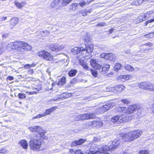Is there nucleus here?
<instances>
[{
	"label": "nucleus",
	"mask_w": 154,
	"mask_h": 154,
	"mask_svg": "<svg viewBox=\"0 0 154 154\" xmlns=\"http://www.w3.org/2000/svg\"><path fill=\"white\" fill-rule=\"evenodd\" d=\"M115 103L109 102L103 105L99 108L97 109L94 112V113H86L83 115H78L75 118V120H83L94 118L95 116V114H98L100 113H103L104 112L109 110L110 109L115 106Z\"/></svg>",
	"instance_id": "nucleus-1"
},
{
	"label": "nucleus",
	"mask_w": 154,
	"mask_h": 154,
	"mask_svg": "<svg viewBox=\"0 0 154 154\" xmlns=\"http://www.w3.org/2000/svg\"><path fill=\"white\" fill-rule=\"evenodd\" d=\"M123 138L126 141H133L134 140L131 131L123 135Z\"/></svg>",
	"instance_id": "nucleus-11"
},
{
	"label": "nucleus",
	"mask_w": 154,
	"mask_h": 154,
	"mask_svg": "<svg viewBox=\"0 0 154 154\" xmlns=\"http://www.w3.org/2000/svg\"><path fill=\"white\" fill-rule=\"evenodd\" d=\"M23 43V42L17 41L10 43L8 45L7 48L8 50L14 49L22 51Z\"/></svg>",
	"instance_id": "nucleus-4"
},
{
	"label": "nucleus",
	"mask_w": 154,
	"mask_h": 154,
	"mask_svg": "<svg viewBox=\"0 0 154 154\" xmlns=\"http://www.w3.org/2000/svg\"><path fill=\"white\" fill-rule=\"evenodd\" d=\"M80 81L82 82H87V80L84 79H81L80 80Z\"/></svg>",
	"instance_id": "nucleus-62"
},
{
	"label": "nucleus",
	"mask_w": 154,
	"mask_h": 154,
	"mask_svg": "<svg viewBox=\"0 0 154 154\" xmlns=\"http://www.w3.org/2000/svg\"><path fill=\"white\" fill-rule=\"evenodd\" d=\"M20 8H22L24 6V5H26V2H22L20 3Z\"/></svg>",
	"instance_id": "nucleus-55"
},
{
	"label": "nucleus",
	"mask_w": 154,
	"mask_h": 154,
	"mask_svg": "<svg viewBox=\"0 0 154 154\" xmlns=\"http://www.w3.org/2000/svg\"><path fill=\"white\" fill-rule=\"evenodd\" d=\"M100 56L101 58L109 60L110 61H114L115 60V56L112 53H103Z\"/></svg>",
	"instance_id": "nucleus-9"
},
{
	"label": "nucleus",
	"mask_w": 154,
	"mask_h": 154,
	"mask_svg": "<svg viewBox=\"0 0 154 154\" xmlns=\"http://www.w3.org/2000/svg\"><path fill=\"white\" fill-rule=\"evenodd\" d=\"M8 36V33H5L4 34H3L2 35V37L3 38H6Z\"/></svg>",
	"instance_id": "nucleus-60"
},
{
	"label": "nucleus",
	"mask_w": 154,
	"mask_h": 154,
	"mask_svg": "<svg viewBox=\"0 0 154 154\" xmlns=\"http://www.w3.org/2000/svg\"><path fill=\"white\" fill-rule=\"evenodd\" d=\"M14 79V78L11 76H9L7 77V80L11 81L13 80Z\"/></svg>",
	"instance_id": "nucleus-57"
},
{
	"label": "nucleus",
	"mask_w": 154,
	"mask_h": 154,
	"mask_svg": "<svg viewBox=\"0 0 154 154\" xmlns=\"http://www.w3.org/2000/svg\"><path fill=\"white\" fill-rule=\"evenodd\" d=\"M119 141L114 140L113 141L112 144L109 146L111 150V151L114 149H115L119 145Z\"/></svg>",
	"instance_id": "nucleus-23"
},
{
	"label": "nucleus",
	"mask_w": 154,
	"mask_h": 154,
	"mask_svg": "<svg viewBox=\"0 0 154 154\" xmlns=\"http://www.w3.org/2000/svg\"><path fill=\"white\" fill-rule=\"evenodd\" d=\"M85 141V140L81 139L79 140H75L72 142L71 143L72 146H75L77 145L82 144Z\"/></svg>",
	"instance_id": "nucleus-17"
},
{
	"label": "nucleus",
	"mask_w": 154,
	"mask_h": 154,
	"mask_svg": "<svg viewBox=\"0 0 154 154\" xmlns=\"http://www.w3.org/2000/svg\"><path fill=\"white\" fill-rule=\"evenodd\" d=\"M124 88L125 87L122 85H117L115 88V90L119 92L122 91L123 90H124Z\"/></svg>",
	"instance_id": "nucleus-30"
},
{
	"label": "nucleus",
	"mask_w": 154,
	"mask_h": 154,
	"mask_svg": "<svg viewBox=\"0 0 154 154\" xmlns=\"http://www.w3.org/2000/svg\"><path fill=\"white\" fill-rule=\"evenodd\" d=\"M83 50L84 48L83 47L79 48L75 47L71 50V51L74 54H77L80 53L82 55H84V54H83Z\"/></svg>",
	"instance_id": "nucleus-15"
},
{
	"label": "nucleus",
	"mask_w": 154,
	"mask_h": 154,
	"mask_svg": "<svg viewBox=\"0 0 154 154\" xmlns=\"http://www.w3.org/2000/svg\"><path fill=\"white\" fill-rule=\"evenodd\" d=\"M28 93L29 94V95H32L34 94H36L37 93V92H35L34 91H33L32 92H28Z\"/></svg>",
	"instance_id": "nucleus-61"
},
{
	"label": "nucleus",
	"mask_w": 154,
	"mask_h": 154,
	"mask_svg": "<svg viewBox=\"0 0 154 154\" xmlns=\"http://www.w3.org/2000/svg\"><path fill=\"white\" fill-rule=\"evenodd\" d=\"M75 154H84L82 151L80 149L77 150L75 152Z\"/></svg>",
	"instance_id": "nucleus-48"
},
{
	"label": "nucleus",
	"mask_w": 154,
	"mask_h": 154,
	"mask_svg": "<svg viewBox=\"0 0 154 154\" xmlns=\"http://www.w3.org/2000/svg\"><path fill=\"white\" fill-rule=\"evenodd\" d=\"M37 55L46 60L51 61L53 58L52 56L50 53L45 51H42L37 53Z\"/></svg>",
	"instance_id": "nucleus-7"
},
{
	"label": "nucleus",
	"mask_w": 154,
	"mask_h": 154,
	"mask_svg": "<svg viewBox=\"0 0 154 154\" xmlns=\"http://www.w3.org/2000/svg\"><path fill=\"white\" fill-rule=\"evenodd\" d=\"M66 79L65 77H63L60 79L58 82L57 83V85L59 86H62L64 85L66 83Z\"/></svg>",
	"instance_id": "nucleus-27"
},
{
	"label": "nucleus",
	"mask_w": 154,
	"mask_h": 154,
	"mask_svg": "<svg viewBox=\"0 0 154 154\" xmlns=\"http://www.w3.org/2000/svg\"><path fill=\"white\" fill-rule=\"evenodd\" d=\"M141 110L142 108L139 106L135 105H130L128 107L127 109L125 110V112L127 115L132 113L136 111L141 113L140 111H141Z\"/></svg>",
	"instance_id": "nucleus-8"
},
{
	"label": "nucleus",
	"mask_w": 154,
	"mask_h": 154,
	"mask_svg": "<svg viewBox=\"0 0 154 154\" xmlns=\"http://www.w3.org/2000/svg\"><path fill=\"white\" fill-rule=\"evenodd\" d=\"M154 21V19H151L150 20H147L145 24V26H146L149 23H150Z\"/></svg>",
	"instance_id": "nucleus-50"
},
{
	"label": "nucleus",
	"mask_w": 154,
	"mask_h": 154,
	"mask_svg": "<svg viewBox=\"0 0 154 154\" xmlns=\"http://www.w3.org/2000/svg\"><path fill=\"white\" fill-rule=\"evenodd\" d=\"M77 82V79L75 78H74L72 79L71 81V82L72 84H75Z\"/></svg>",
	"instance_id": "nucleus-59"
},
{
	"label": "nucleus",
	"mask_w": 154,
	"mask_h": 154,
	"mask_svg": "<svg viewBox=\"0 0 154 154\" xmlns=\"http://www.w3.org/2000/svg\"><path fill=\"white\" fill-rule=\"evenodd\" d=\"M151 109L152 112L154 114V103L152 105Z\"/></svg>",
	"instance_id": "nucleus-56"
},
{
	"label": "nucleus",
	"mask_w": 154,
	"mask_h": 154,
	"mask_svg": "<svg viewBox=\"0 0 154 154\" xmlns=\"http://www.w3.org/2000/svg\"><path fill=\"white\" fill-rule=\"evenodd\" d=\"M65 48V45H61L60 46H58V48L59 49V51L60 50H61Z\"/></svg>",
	"instance_id": "nucleus-53"
},
{
	"label": "nucleus",
	"mask_w": 154,
	"mask_h": 154,
	"mask_svg": "<svg viewBox=\"0 0 154 154\" xmlns=\"http://www.w3.org/2000/svg\"><path fill=\"white\" fill-rule=\"evenodd\" d=\"M79 5H80V6L82 7L83 6L85 5L86 4V3L85 2V1H83L82 2H81L79 4Z\"/></svg>",
	"instance_id": "nucleus-49"
},
{
	"label": "nucleus",
	"mask_w": 154,
	"mask_h": 154,
	"mask_svg": "<svg viewBox=\"0 0 154 154\" xmlns=\"http://www.w3.org/2000/svg\"><path fill=\"white\" fill-rule=\"evenodd\" d=\"M61 0H54L51 3V7L53 8L56 7Z\"/></svg>",
	"instance_id": "nucleus-26"
},
{
	"label": "nucleus",
	"mask_w": 154,
	"mask_h": 154,
	"mask_svg": "<svg viewBox=\"0 0 154 154\" xmlns=\"http://www.w3.org/2000/svg\"><path fill=\"white\" fill-rule=\"evenodd\" d=\"M93 147L94 146H91L89 149V150L91 151L90 153L91 154H100V153H108L107 151H111L109 146L107 145L103 146L102 148H99L98 149H94Z\"/></svg>",
	"instance_id": "nucleus-3"
},
{
	"label": "nucleus",
	"mask_w": 154,
	"mask_h": 154,
	"mask_svg": "<svg viewBox=\"0 0 154 154\" xmlns=\"http://www.w3.org/2000/svg\"><path fill=\"white\" fill-rule=\"evenodd\" d=\"M100 70H101L100 71L101 72V73L103 74H105L107 73V71L108 70V69L104 67H102L101 69L100 68Z\"/></svg>",
	"instance_id": "nucleus-37"
},
{
	"label": "nucleus",
	"mask_w": 154,
	"mask_h": 154,
	"mask_svg": "<svg viewBox=\"0 0 154 154\" xmlns=\"http://www.w3.org/2000/svg\"><path fill=\"white\" fill-rule=\"evenodd\" d=\"M56 108V107L54 106L46 110L45 112L42 114L44 117L47 115H50Z\"/></svg>",
	"instance_id": "nucleus-19"
},
{
	"label": "nucleus",
	"mask_w": 154,
	"mask_h": 154,
	"mask_svg": "<svg viewBox=\"0 0 154 154\" xmlns=\"http://www.w3.org/2000/svg\"><path fill=\"white\" fill-rule=\"evenodd\" d=\"M123 138L126 141H133L134 140L131 131L123 135Z\"/></svg>",
	"instance_id": "nucleus-10"
},
{
	"label": "nucleus",
	"mask_w": 154,
	"mask_h": 154,
	"mask_svg": "<svg viewBox=\"0 0 154 154\" xmlns=\"http://www.w3.org/2000/svg\"><path fill=\"white\" fill-rule=\"evenodd\" d=\"M79 5V4L77 3H73L70 6V8L74 10H75L77 9Z\"/></svg>",
	"instance_id": "nucleus-31"
},
{
	"label": "nucleus",
	"mask_w": 154,
	"mask_h": 154,
	"mask_svg": "<svg viewBox=\"0 0 154 154\" xmlns=\"http://www.w3.org/2000/svg\"><path fill=\"white\" fill-rule=\"evenodd\" d=\"M154 32L151 33L149 34H146L145 35V37L146 38H151L153 36V34Z\"/></svg>",
	"instance_id": "nucleus-46"
},
{
	"label": "nucleus",
	"mask_w": 154,
	"mask_h": 154,
	"mask_svg": "<svg viewBox=\"0 0 154 154\" xmlns=\"http://www.w3.org/2000/svg\"><path fill=\"white\" fill-rule=\"evenodd\" d=\"M125 67L127 70L129 71H132L134 70V68L130 65H125Z\"/></svg>",
	"instance_id": "nucleus-35"
},
{
	"label": "nucleus",
	"mask_w": 154,
	"mask_h": 154,
	"mask_svg": "<svg viewBox=\"0 0 154 154\" xmlns=\"http://www.w3.org/2000/svg\"><path fill=\"white\" fill-rule=\"evenodd\" d=\"M7 152V150L4 149L3 148L2 149H0V153H6Z\"/></svg>",
	"instance_id": "nucleus-51"
},
{
	"label": "nucleus",
	"mask_w": 154,
	"mask_h": 154,
	"mask_svg": "<svg viewBox=\"0 0 154 154\" xmlns=\"http://www.w3.org/2000/svg\"><path fill=\"white\" fill-rule=\"evenodd\" d=\"M129 117L127 116H116L113 117L111 119L110 122L115 124L121 123L128 121Z\"/></svg>",
	"instance_id": "nucleus-5"
},
{
	"label": "nucleus",
	"mask_w": 154,
	"mask_h": 154,
	"mask_svg": "<svg viewBox=\"0 0 154 154\" xmlns=\"http://www.w3.org/2000/svg\"><path fill=\"white\" fill-rule=\"evenodd\" d=\"M23 46L22 51H23V50H24L27 51H28L31 50L32 49V47L26 43L23 42Z\"/></svg>",
	"instance_id": "nucleus-25"
},
{
	"label": "nucleus",
	"mask_w": 154,
	"mask_h": 154,
	"mask_svg": "<svg viewBox=\"0 0 154 154\" xmlns=\"http://www.w3.org/2000/svg\"><path fill=\"white\" fill-rule=\"evenodd\" d=\"M106 25V23H105L104 22H102V23H100L97 24L96 26H103Z\"/></svg>",
	"instance_id": "nucleus-47"
},
{
	"label": "nucleus",
	"mask_w": 154,
	"mask_h": 154,
	"mask_svg": "<svg viewBox=\"0 0 154 154\" xmlns=\"http://www.w3.org/2000/svg\"><path fill=\"white\" fill-rule=\"evenodd\" d=\"M50 49L52 51H59L58 46L57 45H54L51 46Z\"/></svg>",
	"instance_id": "nucleus-32"
},
{
	"label": "nucleus",
	"mask_w": 154,
	"mask_h": 154,
	"mask_svg": "<svg viewBox=\"0 0 154 154\" xmlns=\"http://www.w3.org/2000/svg\"><path fill=\"white\" fill-rule=\"evenodd\" d=\"M94 50V46L93 45H86V48H84L83 54L85 55L87 53H91L93 52Z\"/></svg>",
	"instance_id": "nucleus-12"
},
{
	"label": "nucleus",
	"mask_w": 154,
	"mask_h": 154,
	"mask_svg": "<svg viewBox=\"0 0 154 154\" xmlns=\"http://www.w3.org/2000/svg\"><path fill=\"white\" fill-rule=\"evenodd\" d=\"M19 21L18 19L16 17H14L11 20L10 22L11 23V29L13 28L18 23Z\"/></svg>",
	"instance_id": "nucleus-20"
},
{
	"label": "nucleus",
	"mask_w": 154,
	"mask_h": 154,
	"mask_svg": "<svg viewBox=\"0 0 154 154\" xmlns=\"http://www.w3.org/2000/svg\"><path fill=\"white\" fill-rule=\"evenodd\" d=\"M88 11L84 10L80 11L77 14L81 15L82 16H85L87 15Z\"/></svg>",
	"instance_id": "nucleus-36"
},
{
	"label": "nucleus",
	"mask_w": 154,
	"mask_h": 154,
	"mask_svg": "<svg viewBox=\"0 0 154 154\" xmlns=\"http://www.w3.org/2000/svg\"><path fill=\"white\" fill-rule=\"evenodd\" d=\"M122 67L121 65L119 63H117L114 66V69L115 71H118Z\"/></svg>",
	"instance_id": "nucleus-33"
},
{
	"label": "nucleus",
	"mask_w": 154,
	"mask_h": 154,
	"mask_svg": "<svg viewBox=\"0 0 154 154\" xmlns=\"http://www.w3.org/2000/svg\"><path fill=\"white\" fill-rule=\"evenodd\" d=\"M29 129L32 132H37L39 133L40 132L41 129L39 126H33L29 127Z\"/></svg>",
	"instance_id": "nucleus-22"
},
{
	"label": "nucleus",
	"mask_w": 154,
	"mask_h": 154,
	"mask_svg": "<svg viewBox=\"0 0 154 154\" xmlns=\"http://www.w3.org/2000/svg\"><path fill=\"white\" fill-rule=\"evenodd\" d=\"M72 0H63L62 2V4L64 6H66L69 4Z\"/></svg>",
	"instance_id": "nucleus-38"
},
{
	"label": "nucleus",
	"mask_w": 154,
	"mask_h": 154,
	"mask_svg": "<svg viewBox=\"0 0 154 154\" xmlns=\"http://www.w3.org/2000/svg\"><path fill=\"white\" fill-rule=\"evenodd\" d=\"M36 65V64L35 63H32L31 64H30V67H33V66H35Z\"/></svg>",
	"instance_id": "nucleus-64"
},
{
	"label": "nucleus",
	"mask_w": 154,
	"mask_h": 154,
	"mask_svg": "<svg viewBox=\"0 0 154 154\" xmlns=\"http://www.w3.org/2000/svg\"><path fill=\"white\" fill-rule=\"evenodd\" d=\"M90 125H92L93 127L97 128L101 127L103 125L102 123L100 121L94 120L89 122L87 124Z\"/></svg>",
	"instance_id": "nucleus-13"
},
{
	"label": "nucleus",
	"mask_w": 154,
	"mask_h": 154,
	"mask_svg": "<svg viewBox=\"0 0 154 154\" xmlns=\"http://www.w3.org/2000/svg\"><path fill=\"white\" fill-rule=\"evenodd\" d=\"M104 67L106 68V69H107L109 70V69L110 68V66L109 64H105L104 65Z\"/></svg>",
	"instance_id": "nucleus-54"
},
{
	"label": "nucleus",
	"mask_w": 154,
	"mask_h": 154,
	"mask_svg": "<svg viewBox=\"0 0 154 154\" xmlns=\"http://www.w3.org/2000/svg\"><path fill=\"white\" fill-rule=\"evenodd\" d=\"M79 63L83 67V68L87 70H88V67L85 61L81 59L79 61Z\"/></svg>",
	"instance_id": "nucleus-24"
},
{
	"label": "nucleus",
	"mask_w": 154,
	"mask_h": 154,
	"mask_svg": "<svg viewBox=\"0 0 154 154\" xmlns=\"http://www.w3.org/2000/svg\"><path fill=\"white\" fill-rule=\"evenodd\" d=\"M43 134V133L41 134L40 136L37 135L31 138L29 144L31 150L36 151L41 150L42 142L41 137H42Z\"/></svg>",
	"instance_id": "nucleus-2"
},
{
	"label": "nucleus",
	"mask_w": 154,
	"mask_h": 154,
	"mask_svg": "<svg viewBox=\"0 0 154 154\" xmlns=\"http://www.w3.org/2000/svg\"><path fill=\"white\" fill-rule=\"evenodd\" d=\"M134 139L139 137L142 134V131L140 130H134L131 131Z\"/></svg>",
	"instance_id": "nucleus-18"
},
{
	"label": "nucleus",
	"mask_w": 154,
	"mask_h": 154,
	"mask_svg": "<svg viewBox=\"0 0 154 154\" xmlns=\"http://www.w3.org/2000/svg\"><path fill=\"white\" fill-rule=\"evenodd\" d=\"M77 72V71L75 69H71L68 72V74L70 77L75 76Z\"/></svg>",
	"instance_id": "nucleus-29"
},
{
	"label": "nucleus",
	"mask_w": 154,
	"mask_h": 154,
	"mask_svg": "<svg viewBox=\"0 0 154 154\" xmlns=\"http://www.w3.org/2000/svg\"><path fill=\"white\" fill-rule=\"evenodd\" d=\"M18 144L22 146L23 148L26 149H27L28 144L26 140H23L20 141Z\"/></svg>",
	"instance_id": "nucleus-21"
},
{
	"label": "nucleus",
	"mask_w": 154,
	"mask_h": 154,
	"mask_svg": "<svg viewBox=\"0 0 154 154\" xmlns=\"http://www.w3.org/2000/svg\"><path fill=\"white\" fill-rule=\"evenodd\" d=\"M121 102L125 104H129L130 103V101L128 99H123L121 100Z\"/></svg>",
	"instance_id": "nucleus-40"
},
{
	"label": "nucleus",
	"mask_w": 154,
	"mask_h": 154,
	"mask_svg": "<svg viewBox=\"0 0 154 154\" xmlns=\"http://www.w3.org/2000/svg\"><path fill=\"white\" fill-rule=\"evenodd\" d=\"M139 88L142 89H146L154 91V86L152 83L145 82L138 84Z\"/></svg>",
	"instance_id": "nucleus-6"
},
{
	"label": "nucleus",
	"mask_w": 154,
	"mask_h": 154,
	"mask_svg": "<svg viewBox=\"0 0 154 154\" xmlns=\"http://www.w3.org/2000/svg\"><path fill=\"white\" fill-rule=\"evenodd\" d=\"M30 64H27L24 65V68L27 69L29 68L30 67Z\"/></svg>",
	"instance_id": "nucleus-58"
},
{
	"label": "nucleus",
	"mask_w": 154,
	"mask_h": 154,
	"mask_svg": "<svg viewBox=\"0 0 154 154\" xmlns=\"http://www.w3.org/2000/svg\"><path fill=\"white\" fill-rule=\"evenodd\" d=\"M85 42H88V41L90 40V38L88 37L87 38H85Z\"/></svg>",
	"instance_id": "nucleus-63"
},
{
	"label": "nucleus",
	"mask_w": 154,
	"mask_h": 154,
	"mask_svg": "<svg viewBox=\"0 0 154 154\" xmlns=\"http://www.w3.org/2000/svg\"><path fill=\"white\" fill-rule=\"evenodd\" d=\"M91 71L92 75L95 77H97V71L95 70L92 69H91Z\"/></svg>",
	"instance_id": "nucleus-41"
},
{
	"label": "nucleus",
	"mask_w": 154,
	"mask_h": 154,
	"mask_svg": "<svg viewBox=\"0 0 154 154\" xmlns=\"http://www.w3.org/2000/svg\"><path fill=\"white\" fill-rule=\"evenodd\" d=\"M69 95L68 93H63L55 97L53 99L51 100L56 101L60 99L63 100L68 98L69 97Z\"/></svg>",
	"instance_id": "nucleus-16"
},
{
	"label": "nucleus",
	"mask_w": 154,
	"mask_h": 154,
	"mask_svg": "<svg viewBox=\"0 0 154 154\" xmlns=\"http://www.w3.org/2000/svg\"><path fill=\"white\" fill-rule=\"evenodd\" d=\"M14 4L17 8H20L21 6L20 3L17 2H15L14 3Z\"/></svg>",
	"instance_id": "nucleus-52"
},
{
	"label": "nucleus",
	"mask_w": 154,
	"mask_h": 154,
	"mask_svg": "<svg viewBox=\"0 0 154 154\" xmlns=\"http://www.w3.org/2000/svg\"><path fill=\"white\" fill-rule=\"evenodd\" d=\"M120 78L122 79V81H125L126 80H128L129 79V76L127 75H124L121 76Z\"/></svg>",
	"instance_id": "nucleus-34"
},
{
	"label": "nucleus",
	"mask_w": 154,
	"mask_h": 154,
	"mask_svg": "<svg viewBox=\"0 0 154 154\" xmlns=\"http://www.w3.org/2000/svg\"><path fill=\"white\" fill-rule=\"evenodd\" d=\"M18 96L19 98L21 99H24L26 97V96L24 94H19L18 95Z\"/></svg>",
	"instance_id": "nucleus-42"
},
{
	"label": "nucleus",
	"mask_w": 154,
	"mask_h": 154,
	"mask_svg": "<svg viewBox=\"0 0 154 154\" xmlns=\"http://www.w3.org/2000/svg\"><path fill=\"white\" fill-rule=\"evenodd\" d=\"M43 117L44 116H43L42 114H39L38 115L35 116L33 117L32 118V119H35L40 118L41 117Z\"/></svg>",
	"instance_id": "nucleus-44"
},
{
	"label": "nucleus",
	"mask_w": 154,
	"mask_h": 154,
	"mask_svg": "<svg viewBox=\"0 0 154 154\" xmlns=\"http://www.w3.org/2000/svg\"><path fill=\"white\" fill-rule=\"evenodd\" d=\"M90 64L92 67L95 69H100L101 68L100 65L96 62V60L94 59H92L91 60Z\"/></svg>",
	"instance_id": "nucleus-14"
},
{
	"label": "nucleus",
	"mask_w": 154,
	"mask_h": 154,
	"mask_svg": "<svg viewBox=\"0 0 154 154\" xmlns=\"http://www.w3.org/2000/svg\"><path fill=\"white\" fill-rule=\"evenodd\" d=\"M147 14L145 13L144 14L140 16L138 18V19L139 20V22L145 20L147 18Z\"/></svg>",
	"instance_id": "nucleus-28"
},
{
	"label": "nucleus",
	"mask_w": 154,
	"mask_h": 154,
	"mask_svg": "<svg viewBox=\"0 0 154 154\" xmlns=\"http://www.w3.org/2000/svg\"><path fill=\"white\" fill-rule=\"evenodd\" d=\"M49 33L50 32L48 30L43 31L41 32V34L43 37L46 36V35H49Z\"/></svg>",
	"instance_id": "nucleus-39"
},
{
	"label": "nucleus",
	"mask_w": 154,
	"mask_h": 154,
	"mask_svg": "<svg viewBox=\"0 0 154 154\" xmlns=\"http://www.w3.org/2000/svg\"><path fill=\"white\" fill-rule=\"evenodd\" d=\"M126 109V108L124 107H119L117 109V110L119 112H122L124 111Z\"/></svg>",
	"instance_id": "nucleus-45"
},
{
	"label": "nucleus",
	"mask_w": 154,
	"mask_h": 154,
	"mask_svg": "<svg viewBox=\"0 0 154 154\" xmlns=\"http://www.w3.org/2000/svg\"><path fill=\"white\" fill-rule=\"evenodd\" d=\"M139 153V154H150L147 150H141Z\"/></svg>",
	"instance_id": "nucleus-43"
}]
</instances>
